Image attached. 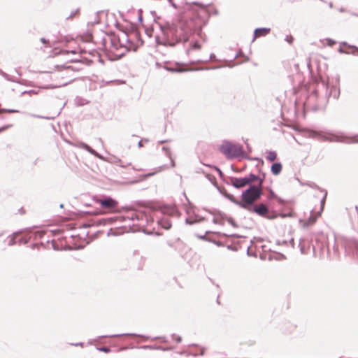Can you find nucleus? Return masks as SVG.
<instances>
[{
	"mask_svg": "<svg viewBox=\"0 0 358 358\" xmlns=\"http://www.w3.org/2000/svg\"><path fill=\"white\" fill-rule=\"evenodd\" d=\"M122 45L125 47L127 50H130L132 48L131 44L129 42H127V43L122 44Z\"/></svg>",
	"mask_w": 358,
	"mask_h": 358,
	"instance_id": "13",
	"label": "nucleus"
},
{
	"mask_svg": "<svg viewBox=\"0 0 358 358\" xmlns=\"http://www.w3.org/2000/svg\"><path fill=\"white\" fill-rule=\"evenodd\" d=\"M41 41H42L43 43H45V39H44V38H42V39H41Z\"/></svg>",
	"mask_w": 358,
	"mask_h": 358,
	"instance_id": "24",
	"label": "nucleus"
},
{
	"mask_svg": "<svg viewBox=\"0 0 358 358\" xmlns=\"http://www.w3.org/2000/svg\"><path fill=\"white\" fill-rule=\"evenodd\" d=\"M187 17H191L187 23V29L196 30L201 28L209 15L208 8L206 6L194 3L189 5L185 12Z\"/></svg>",
	"mask_w": 358,
	"mask_h": 358,
	"instance_id": "1",
	"label": "nucleus"
},
{
	"mask_svg": "<svg viewBox=\"0 0 358 358\" xmlns=\"http://www.w3.org/2000/svg\"><path fill=\"white\" fill-rule=\"evenodd\" d=\"M127 37V35L126 34H123L122 35V39L124 40V38H126Z\"/></svg>",
	"mask_w": 358,
	"mask_h": 358,
	"instance_id": "23",
	"label": "nucleus"
},
{
	"mask_svg": "<svg viewBox=\"0 0 358 358\" xmlns=\"http://www.w3.org/2000/svg\"><path fill=\"white\" fill-rule=\"evenodd\" d=\"M252 211L266 218H273L275 213L270 211L268 207L264 203L257 204L252 208Z\"/></svg>",
	"mask_w": 358,
	"mask_h": 358,
	"instance_id": "6",
	"label": "nucleus"
},
{
	"mask_svg": "<svg viewBox=\"0 0 358 358\" xmlns=\"http://www.w3.org/2000/svg\"><path fill=\"white\" fill-rule=\"evenodd\" d=\"M271 31V29L269 28H258L255 30L254 32V39L255 40L257 38H259L262 36H265L268 34Z\"/></svg>",
	"mask_w": 358,
	"mask_h": 358,
	"instance_id": "8",
	"label": "nucleus"
},
{
	"mask_svg": "<svg viewBox=\"0 0 358 358\" xmlns=\"http://www.w3.org/2000/svg\"><path fill=\"white\" fill-rule=\"evenodd\" d=\"M201 48L200 45L198 44V43H194L193 45H192V48L193 49H199Z\"/></svg>",
	"mask_w": 358,
	"mask_h": 358,
	"instance_id": "17",
	"label": "nucleus"
},
{
	"mask_svg": "<svg viewBox=\"0 0 358 358\" xmlns=\"http://www.w3.org/2000/svg\"><path fill=\"white\" fill-rule=\"evenodd\" d=\"M219 150L229 159L238 157L243 155V150L241 146L234 144L229 141L224 142L219 146Z\"/></svg>",
	"mask_w": 358,
	"mask_h": 358,
	"instance_id": "3",
	"label": "nucleus"
},
{
	"mask_svg": "<svg viewBox=\"0 0 358 358\" xmlns=\"http://www.w3.org/2000/svg\"><path fill=\"white\" fill-rule=\"evenodd\" d=\"M169 1L171 3L173 6L177 8L176 3H175L174 0H169Z\"/></svg>",
	"mask_w": 358,
	"mask_h": 358,
	"instance_id": "20",
	"label": "nucleus"
},
{
	"mask_svg": "<svg viewBox=\"0 0 358 358\" xmlns=\"http://www.w3.org/2000/svg\"><path fill=\"white\" fill-rule=\"evenodd\" d=\"M71 80L70 78L69 79H66L65 80H64L62 83H61V85H67Z\"/></svg>",
	"mask_w": 358,
	"mask_h": 358,
	"instance_id": "15",
	"label": "nucleus"
},
{
	"mask_svg": "<svg viewBox=\"0 0 358 358\" xmlns=\"http://www.w3.org/2000/svg\"><path fill=\"white\" fill-rule=\"evenodd\" d=\"M79 13V10H76L73 12L71 13V14L68 16H66V19H72L73 17L76 15H77L78 13Z\"/></svg>",
	"mask_w": 358,
	"mask_h": 358,
	"instance_id": "11",
	"label": "nucleus"
},
{
	"mask_svg": "<svg viewBox=\"0 0 358 358\" xmlns=\"http://www.w3.org/2000/svg\"><path fill=\"white\" fill-rule=\"evenodd\" d=\"M266 158L269 162H274L277 159V154L274 151H268L266 152Z\"/></svg>",
	"mask_w": 358,
	"mask_h": 358,
	"instance_id": "10",
	"label": "nucleus"
},
{
	"mask_svg": "<svg viewBox=\"0 0 358 358\" xmlns=\"http://www.w3.org/2000/svg\"><path fill=\"white\" fill-rule=\"evenodd\" d=\"M282 166L281 163H274L271 166V171L273 175L277 176L280 173V172L282 171Z\"/></svg>",
	"mask_w": 358,
	"mask_h": 358,
	"instance_id": "9",
	"label": "nucleus"
},
{
	"mask_svg": "<svg viewBox=\"0 0 358 358\" xmlns=\"http://www.w3.org/2000/svg\"><path fill=\"white\" fill-rule=\"evenodd\" d=\"M261 187L255 185L243 192L240 206L245 209L250 210L253 203L261 196Z\"/></svg>",
	"mask_w": 358,
	"mask_h": 358,
	"instance_id": "2",
	"label": "nucleus"
},
{
	"mask_svg": "<svg viewBox=\"0 0 358 358\" xmlns=\"http://www.w3.org/2000/svg\"><path fill=\"white\" fill-rule=\"evenodd\" d=\"M19 213L21 215H24L25 214V210L22 208L21 209L19 210Z\"/></svg>",
	"mask_w": 358,
	"mask_h": 358,
	"instance_id": "19",
	"label": "nucleus"
},
{
	"mask_svg": "<svg viewBox=\"0 0 358 358\" xmlns=\"http://www.w3.org/2000/svg\"><path fill=\"white\" fill-rule=\"evenodd\" d=\"M171 227V224L169 222H167V223H166V224L163 225V227H164L166 229H170Z\"/></svg>",
	"mask_w": 358,
	"mask_h": 358,
	"instance_id": "16",
	"label": "nucleus"
},
{
	"mask_svg": "<svg viewBox=\"0 0 358 358\" xmlns=\"http://www.w3.org/2000/svg\"><path fill=\"white\" fill-rule=\"evenodd\" d=\"M319 192L321 194L320 210L318 211L314 210H312L310 216L308 220H300V223L304 227L313 224L316 222L317 217L320 216L322 212L323 211L327 193V192L322 190L319 191Z\"/></svg>",
	"mask_w": 358,
	"mask_h": 358,
	"instance_id": "4",
	"label": "nucleus"
},
{
	"mask_svg": "<svg viewBox=\"0 0 358 358\" xmlns=\"http://www.w3.org/2000/svg\"><path fill=\"white\" fill-rule=\"evenodd\" d=\"M257 179V177L251 174L248 178H231V183L233 186H234L236 188H241L246 186L249 183L255 181Z\"/></svg>",
	"mask_w": 358,
	"mask_h": 358,
	"instance_id": "7",
	"label": "nucleus"
},
{
	"mask_svg": "<svg viewBox=\"0 0 358 358\" xmlns=\"http://www.w3.org/2000/svg\"><path fill=\"white\" fill-rule=\"evenodd\" d=\"M4 111H7V112H8V113H15V112H17V110H0V113L4 112Z\"/></svg>",
	"mask_w": 358,
	"mask_h": 358,
	"instance_id": "18",
	"label": "nucleus"
},
{
	"mask_svg": "<svg viewBox=\"0 0 358 358\" xmlns=\"http://www.w3.org/2000/svg\"><path fill=\"white\" fill-rule=\"evenodd\" d=\"M11 126H12L11 124H8V125L4 126L3 127H1L0 132L5 131L6 129L10 128Z\"/></svg>",
	"mask_w": 358,
	"mask_h": 358,
	"instance_id": "14",
	"label": "nucleus"
},
{
	"mask_svg": "<svg viewBox=\"0 0 358 358\" xmlns=\"http://www.w3.org/2000/svg\"><path fill=\"white\" fill-rule=\"evenodd\" d=\"M94 201L105 210L102 213H114L117 210L118 207V202L110 197H104L102 199L95 197L94 198Z\"/></svg>",
	"mask_w": 358,
	"mask_h": 358,
	"instance_id": "5",
	"label": "nucleus"
},
{
	"mask_svg": "<svg viewBox=\"0 0 358 358\" xmlns=\"http://www.w3.org/2000/svg\"><path fill=\"white\" fill-rule=\"evenodd\" d=\"M286 41L289 43V44H292L293 41H294V38L292 36H286Z\"/></svg>",
	"mask_w": 358,
	"mask_h": 358,
	"instance_id": "12",
	"label": "nucleus"
},
{
	"mask_svg": "<svg viewBox=\"0 0 358 358\" xmlns=\"http://www.w3.org/2000/svg\"><path fill=\"white\" fill-rule=\"evenodd\" d=\"M70 52L75 55L77 53V51L76 50H71Z\"/></svg>",
	"mask_w": 358,
	"mask_h": 358,
	"instance_id": "22",
	"label": "nucleus"
},
{
	"mask_svg": "<svg viewBox=\"0 0 358 358\" xmlns=\"http://www.w3.org/2000/svg\"><path fill=\"white\" fill-rule=\"evenodd\" d=\"M102 350H103V352H109V349H108V348H102Z\"/></svg>",
	"mask_w": 358,
	"mask_h": 358,
	"instance_id": "21",
	"label": "nucleus"
}]
</instances>
